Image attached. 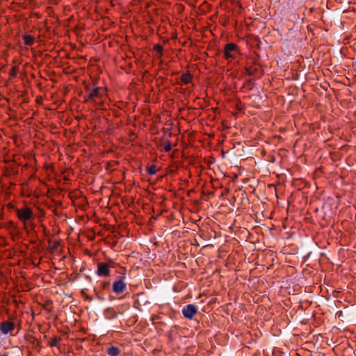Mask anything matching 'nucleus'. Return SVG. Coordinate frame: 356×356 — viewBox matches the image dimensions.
Returning a JSON list of instances; mask_svg holds the SVG:
<instances>
[{
  "instance_id": "nucleus-14",
  "label": "nucleus",
  "mask_w": 356,
  "mask_h": 356,
  "mask_svg": "<svg viewBox=\"0 0 356 356\" xmlns=\"http://www.w3.org/2000/svg\"><path fill=\"white\" fill-rule=\"evenodd\" d=\"M154 50L155 51H156L157 53H159V54H162L163 51V47L161 44H155L154 46Z\"/></svg>"
},
{
  "instance_id": "nucleus-3",
  "label": "nucleus",
  "mask_w": 356,
  "mask_h": 356,
  "mask_svg": "<svg viewBox=\"0 0 356 356\" xmlns=\"http://www.w3.org/2000/svg\"><path fill=\"white\" fill-rule=\"evenodd\" d=\"M240 54V49L238 45L234 43H228L224 47V58L227 60L236 59Z\"/></svg>"
},
{
  "instance_id": "nucleus-4",
  "label": "nucleus",
  "mask_w": 356,
  "mask_h": 356,
  "mask_svg": "<svg viewBox=\"0 0 356 356\" xmlns=\"http://www.w3.org/2000/svg\"><path fill=\"white\" fill-rule=\"evenodd\" d=\"M16 327L13 317H9L7 320L0 322V332L4 335L14 336L13 332Z\"/></svg>"
},
{
  "instance_id": "nucleus-16",
  "label": "nucleus",
  "mask_w": 356,
  "mask_h": 356,
  "mask_svg": "<svg viewBox=\"0 0 356 356\" xmlns=\"http://www.w3.org/2000/svg\"><path fill=\"white\" fill-rule=\"evenodd\" d=\"M247 72L249 75H253L255 72V69L252 67H249L246 68Z\"/></svg>"
},
{
  "instance_id": "nucleus-19",
  "label": "nucleus",
  "mask_w": 356,
  "mask_h": 356,
  "mask_svg": "<svg viewBox=\"0 0 356 356\" xmlns=\"http://www.w3.org/2000/svg\"><path fill=\"white\" fill-rule=\"evenodd\" d=\"M1 356H8V355L7 354H3V355H2Z\"/></svg>"
},
{
  "instance_id": "nucleus-17",
  "label": "nucleus",
  "mask_w": 356,
  "mask_h": 356,
  "mask_svg": "<svg viewBox=\"0 0 356 356\" xmlns=\"http://www.w3.org/2000/svg\"><path fill=\"white\" fill-rule=\"evenodd\" d=\"M16 327H17V333H16V334H17L19 332V330H21V325H20V323H19L17 326L16 325Z\"/></svg>"
},
{
  "instance_id": "nucleus-9",
  "label": "nucleus",
  "mask_w": 356,
  "mask_h": 356,
  "mask_svg": "<svg viewBox=\"0 0 356 356\" xmlns=\"http://www.w3.org/2000/svg\"><path fill=\"white\" fill-rule=\"evenodd\" d=\"M62 339L60 337H54L51 339V340L49 341L48 344L51 347H57L59 348L60 342L61 341Z\"/></svg>"
},
{
  "instance_id": "nucleus-7",
  "label": "nucleus",
  "mask_w": 356,
  "mask_h": 356,
  "mask_svg": "<svg viewBox=\"0 0 356 356\" xmlns=\"http://www.w3.org/2000/svg\"><path fill=\"white\" fill-rule=\"evenodd\" d=\"M97 275L100 277H108L110 275V266L108 264L100 262L97 264Z\"/></svg>"
},
{
  "instance_id": "nucleus-1",
  "label": "nucleus",
  "mask_w": 356,
  "mask_h": 356,
  "mask_svg": "<svg viewBox=\"0 0 356 356\" xmlns=\"http://www.w3.org/2000/svg\"><path fill=\"white\" fill-rule=\"evenodd\" d=\"M85 95L83 102L86 104H92L96 108H102L108 97L107 88L93 86L90 87L88 84L84 85Z\"/></svg>"
},
{
  "instance_id": "nucleus-12",
  "label": "nucleus",
  "mask_w": 356,
  "mask_h": 356,
  "mask_svg": "<svg viewBox=\"0 0 356 356\" xmlns=\"http://www.w3.org/2000/svg\"><path fill=\"white\" fill-rule=\"evenodd\" d=\"M147 172L151 175H155L157 172V168L155 165H151L147 169Z\"/></svg>"
},
{
  "instance_id": "nucleus-8",
  "label": "nucleus",
  "mask_w": 356,
  "mask_h": 356,
  "mask_svg": "<svg viewBox=\"0 0 356 356\" xmlns=\"http://www.w3.org/2000/svg\"><path fill=\"white\" fill-rule=\"evenodd\" d=\"M22 39L24 40V43L27 46H32L35 43V38L31 35H23Z\"/></svg>"
},
{
  "instance_id": "nucleus-18",
  "label": "nucleus",
  "mask_w": 356,
  "mask_h": 356,
  "mask_svg": "<svg viewBox=\"0 0 356 356\" xmlns=\"http://www.w3.org/2000/svg\"><path fill=\"white\" fill-rule=\"evenodd\" d=\"M354 66L355 67V70H356V58H355V63H354Z\"/></svg>"
},
{
  "instance_id": "nucleus-10",
  "label": "nucleus",
  "mask_w": 356,
  "mask_h": 356,
  "mask_svg": "<svg viewBox=\"0 0 356 356\" xmlns=\"http://www.w3.org/2000/svg\"><path fill=\"white\" fill-rule=\"evenodd\" d=\"M192 79H193L192 75L190 73L186 72V73H184L181 76V79H181V82L183 83L188 84V83L191 82Z\"/></svg>"
},
{
  "instance_id": "nucleus-6",
  "label": "nucleus",
  "mask_w": 356,
  "mask_h": 356,
  "mask_svg": "<svg viewBox=\"0 0 356 356\" xmlns=\"http://www.w3.org/2000/svg\"><path fill=\"white\" fill-rule=\"evenodd\" d=\"M124 277H121L119 280L115 281L113 284V291L116 294H120L124 291L127 285L124 281Z\"/></svg>"
},
{
  "instance_id": "nucleus-5",
  "label": "nucleus",
  "mask_w": 356,
  "mask_h": 356,
  "mask_svg": "<svg viewBox=\"0 0 356 356\" xmlns=\"http://www.w3.org/2000/svg\"><path fill=\"white\" fill-rule=\"evenodd\" d=\"M197 309L194 305L189 304L185 306L182 309L183 316L187 319H192L197 314Z\"/></svg>"
},
{
  "instance_id": "nucleus-13",
  "label": "nucleus",
  "mask_w": 356,
  "mask_h": 356,
  "mask_svg": "<svg viewBox=\"0 0 356 356\" xmlns=\"http://www.w3.org/2000/svg\"><path fill=\"white\" fill-rule=\"evenodd\" d=\"M19 72V67L17 66H13L9 72V75L11 77H15Z\"/></svg>"
},
{
  "instance_id": "nucleus-11",
  "label": "nucleus",
  "mask_w": 356,
  "mask_h": 356,
  "mask_svg": "<svg viewBox=\"0 0 356 356\" xmlns=\"http://www.w3.org/2000/svg\"><path fill=\"white\" fill-rule=\"evenodd\" d=\"M120 351L116 346H111L107 350V353L109 356H118Z\"/></svg>"
},
{
  "instance_id": "nucleus-2",
  "label": "nucleus",
  "mask_w": 356,
  "mask_h": 356,
  "mask_svg": "<svg viewBox=\"0 0 356 356\" xmlns=\"http://www.w3.org/2000/svg\"><path fill=\"white\" fill-rule=\"evenodd\" d=\"M15 213L18 220L22 223L24 229H27L29 227L33 226L35 214L31 208L27 206L17 208Z\"/></svg>"
},
{
  "instance_id": "nucleus-15",
  "label": "nucleus",
  "mask_w": 356,
  "mask_h": 356,
  "mask_svg": "<svg viewBox=\"0 0 356 356\" xmlns=\"http://www.w3.org/2000/svg\"><path fill=\"white\" fill-rule=\"evenodd\" d=\"M163 148L165 152H169L171 150L170 142L169 140H168L167 143L165 144H164Z\"/></svg>"
}]
</instances>
